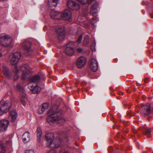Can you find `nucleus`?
<instances>
[{"mask_svg": "<svg viewBox=\"0 0 153 153\" xmlns=\"http://www.w3.org/2000/svg\"><path fill=\"white\" fill-rule=\"evenodd\" d=\"M49 115L47 117V122L53 125L55 123L62 124L65 122V119L61 117L62 112L57 106L53 105L48 111Z\"/></svg>", "mask_w": 153, "mask_h": 153, "instance_id": "obj_1", "label": "nucleus"}, {"mask_svg": "<svg viewBox=\"0 0 153 153\" xmlns=\"http://www.w3.org/2000/svg\"><path fill=\"white\" fill-rule=\"evenodd\" d=\"M0 44L4 48H11L13 45V39L9 35L1 34L0 36Z\"/></svg>", "mask_w": 153, "mask_h": 153, "instance_id": "obj_2", "label": "nucleus"}, {"mask_svg": "<svg viewBox=\"0 0 153 153\" xmlns=\"http://www.w3.org/2000/svg\"><path fill=\"white\" fill-rule=\"evenodd\" d=\"M54 134L53 133H48L46 134L45 139L47 141V145L49 148H57L60 145L58 141L53 140Z\"/></svg>", "mask_w": 153, "mask_h": 153, "instance_id": "obj_3", "label": "nucleus"}, {"mask_svg": "<svg viewBox=\"0 0 153 153\" xmlns=\"http://www.w3.org/2000/svg\"><path fill=\"white\" fill-rule=\"evenodd\" d=\"M20 69L22 71L21 78L22 79L24 80L29 76V74L31 73V70L27 64H25L22 66L20 68Z\"/></svg>", "mask_w": 153, "mask_h": 153, "instance_id": "obj_4", "label": "nucleus"}, {"mask_svg": "<svg viewBox=\"0 0 153 153\" xmlns=\"http://www.w3.org/2000/svg\"><path fill=\"white\" fill-rule=\"evenodd\" d=\"M21 58V54L20 52H16L11 53L10 56V63L12 65L17 64Z\"/></svg>", "mask_w": 153, "mask_h": 153, "instance_id": "obj_5", "label": "nucleus"}, {"mask_svg": "<svg viewBox=\"0 0 153 153\" xmlns=\"http://www.w3.org/2000/svg\"><path fill=\"white\" fill-rule=\"evenodd\" d=\"M74 43L72 42H69L66 45L65 49V53L67 55L71 56L74 54Z\"/></svg>", "mask_w": 153, "mask_h": 153, "instance_id": "obj_6", "label": "nucleus"}, {"mask_svg": "<svg viewBox=\"0 0 153 153\" xmlns=\"http://www.w3.org/2000/svg\"><path fill=\"white\" fill-rule=\"evenodd\" d=\"M89 4H91L92 6L91 7L90 12L93 16H95L97 15V7L98 3L95 0H91L90 2H88Z\"/></svg>", "mask_w": 153, "mask_h": 153, "instance_id": "obj_7", "label": "nucleus"}, {"mask_svg": "<svg viewBox=\"0 0 153 153\" xmlns=\"http://www.w3.org/2000/svg\"><path fill=\"white\" fill-rule=\"evenodd\" d=\"M9 124V121L5 119L0 121V133L5 131Z\"/></svg>", "mask_w": 153, "mask_h": 153, "instance_id": "obj_8", "label": "nucleus"}, {"mask_svg": "<svg viewBox=\"0 0 153 153\" xmlns=\"http://www.w3.org/2000/svg\"><path fill=\"white\" fill-rule=\"evenodd\" d=\"M87 61V59L83 56L78 58L77 60L76 65L77 67L79 68H82L85 65Z\"/></svg>", "mask_w": 153, "mask_h": 153, "instance_id": "obj_9", "label": "nucleus"}, {"mask_svg": "<svg viewBox=\"0 0 153 153\" xmlns=\"http://www.w3.org/2000/svg\"><path fill=\"white\" fill-rule=\"evenodd\" d=\"M142 114L143 115H146L150 113L151 111V106L150 105L147 104L141 107Z\"/></svg>", "mask_w": 153, "mask_h": 153, "instance_id": "obj_10", "label": "nucleus"}, {"mask_svg": "<svg viewBox=\"0 0 153 153\" xmlns=\"http://www.w3.org/2000/svg\"><path fill=\"white\" fill-rule=\"evenodd\" d=\"M0 107H1L7 113L11 106V105L8 102V101L7 100L4 101V100H1L0 101Z\"/></svg>", "mask_w": 153, "mask_h": 153, "instance_id": "obj_11", "label": "nucleus"}, {"mask_svg": "<svg viewBox=\"0 0 153 153\" xmlns=\"http://www.w3.org/2000/svg\"><path fill=\"white\" fill-rule=\"evenodd\" d=\"M90 69L93 71H96L98 69L97 63L95 58H92L90 62Z\"/></svg>", "mask_w": 153, "mask_h": 153, "instance_id": "obj_12", "label": "nucleus"}, {"mask_svg": "<svg viewBox=\"0 0 153 153\" xmlns=\"http://www.w3.org/2000/svg\"><path fill=\"white\" fill-rule=\"evenodd\" d=\"M71 13L70 11L68 10H65L63 13L61 17L64 20L70 21L71 20Z\"/></svg>", "mask_w": 153, "mask_h": 153, "instance_id": "obj_13", "label": "nucleus"}, {"mask_svg": "<svg viewBox=\"0 0 153 153\" xmlns=\"http://www.w3.org/2000/svg\"><path fill=\"white\" fill-rule=\"evenodd\" d=\"M67 6L68 8L72 10L76 9L78 10L80 7L79 6L78 4L71 0L68 1Z\"/></svg>", "mask_w": 153, "mask_h": 153, "instance_id": "obj_14", "label": "nucleus"}, {"mask_svg": "<svg viewBox=\"0 0 153 153\" xmlns=\"http://www.w3.org/2000/svg\"><path fill=\"white\" fill-rule=\"evenodd\" d=\"M29 88L33 94H37L41 90V88L39 86L36 85L34 86L31 84H29Z\"/></svg>", "mask_w": 153, "mask_h": 153, "instance_id": "obj_15", "label": "nucleus"}, {"mask_svg": "<svg viewBox=\"0 0 153 153\" xmlns=\"http://www.w3.org/2000/svg\"><path fill=\"white\" fill-rule=\"evenodd\" d=\"M31 44L28 41H26L22 44V48L27 51L29 52L31 50Z\"/></svg>", "mask_w": 153, "mask_h": 153, "instance_id": "obj_16", "label": "nucleus"}, {"mask_svg": "<svg viewBox=\"0 0 153 153\" xmlns=\"http://www.w3.org/2000/svg\"><path fill=\"white\" fill-rule=\"evenodd\" d=\"M58 34V39L60 41H62L65 37V30L63 27L59 28L57 30Z\"/></svg>", "mask_w": 153, "mask_h": 153, "instance_id": "obj_17", "label": "nucleus"}, {"mask_svg": "<svg viewBox=\"0 0 153 153\" xmlns=\"http://www.w3.org/2000/svg\"><path fill=\"white\" fill-rule=\"evenodd\" d=\"M50 15L52 19H59L61 18L62 13L53 10L51 13Z\"/></svg>", "mask_w": 153, "mask_h": 153, "instance_id": "obj_18", "label": "nucleus"}, {"mask_svg": "<svg viewBox=\"0 0 153 153\" xmlns=\"http://www.w3.org/2000/svg\"><path fill=\"white\" fill-rule=\"evenodd\" d=\"M30 135L28 132H25L22 136L23 140L24 143H26L30 139Z\"/></svg>", "mask_w": 153, "mask_h": 153, "instance_id": "obj_19", "label": "nucleus"}, {"mask_svg": "<svg viewBox=\"0 0 153 153\" xmlns=\"http://www.w3.org/2000/svg\"><path fill=\"white\" fill-rule=\"evenodd\" d=\"M59 2V0H48V3L50 7H56Z\"/></svg>", "mask_w": 153, "mask_h": 153, "instance_id": "obj_20", "label": "nucleus"}, {"mask_svg": "<svg viewBox=\"0 0 153 153\" xmlns=\"http://www.w3.org/2000/svg\"><path fill=\"white\" fill-rule=\"evenodd\" d=\"M40 77L38 75H36L31 78L30 81V82L33 83H37L40 81Z\"/></svg>", "mask_w": 153, "mask_h": 153, "instance_id": "obj_21", "label": "nucleus"}, {"mask_svg": "<svg viewBox=\"0 0 153 153\" xmlns=\"http://www.w3.org/2000/svg\"><path fill=\"white\" fill-rule=\"evenodd\" d=\"M10 114L12 116L11 121L12 122H15L17 117V114L16 112L14 110L10 112Z\"/></svg>", "mask_w": 153, "mask_h": 153, "instance_id": "obj_22", "label": "nucleus"}, {"mask_svg": "<svg viewBox=\"0 0 153 153\" xmlns=\"http://www.w3.org/2000/svg\"><path fill=\"white\" fill-rule=\"evenodd\" d=\"M2 69L4 75L6 77L8 76L9 72V69L6 66L4 65L2 67Z\"/></svg>", "mask_w": 153, "mask_h": 153, "instance_id": "obj_23", "label": "nucleus"}, {"mask_svg": "<svg viewBox=\"0 0 153 153\" xmlns=\"http://www.w3.org/2000/svg\"><path fill=\"white\" fill-rule=\"evenodd\" d=\"M150 129L149 128H146V131L144 132V134L148 137H151L152 135Z\"/></svg>", "mask_w": 153, "mask_h": 153, "instance_id": "obj_24", "label": "nucleus"}, {"mask_svg": "<svg viewBox=\"0 0 153 153\" xmlns=\"http://www.w3.org/2000/svg\"><path fill=\"white\" fill-rule=\"evenodd\" d=\"M37 136L38 138H40L42 134V131L40 127H38L36 129Z\"/></svg>", "mask_w": 153, "mask_h": 153, "instance_id": "obj_25", "label": "nucleus"}, {"mask_svg": "<svg viewBox=\"0 0 153 153\" xmlns=\"http://www.w3.org/2000/svg\"><path fill=\"white\" fill-rule=\"evenodd\" d=\"M21 97L22 98L21 100V102L23 105L24 106H25L27 105V103L26 101V100H25V99H24L23 98H26L27 97L26 95H25L24 96H22Z\"/></svg>", "mask_w": 153, "mask_h": 153, "instance_id": "obj_26", "label": "nucleus"}, {"mask_svg": "<svg viewBox=\"0 0 153 153\" xmlns=\"http://www.w3.org/2000/svg\"><path fill=\"white\" fill-rule=\"evenodd\" d=\"M5 152V148L3 144L0 143V153H4Z\"/></svg>", "mask_w": 153, "mask_h": 153, "instance_id": "obj_27", "label": "nucleus"}, {"mask_svg": "<svg viewBox=\"0 0 153 153\" xmlns=\"http://www.w3.org/2000/svg\"><path fill=\"white\" fill-rule=\"evenodd\" d=\"M16 88L17 90L22 92H24L25 91V90L19 84H17L16 85Z\"/></svg>", "mask_w": 153, "mask_h": 153, "instance_id": "obj_28", "label": "nucleus"}, {"mask_svg": "<svg viewBox=\"0 0 153 153\" xmlns=\"http://www.w3.org/2000/svg\"><path fill=\"white\" fill-rule=\"evenodd\" d=\"M89 42V38L88 36H86L84 39V40L83 42V44L84 45H86L88 44Z\"/></svg>", "mask_w": 153, "mask_h": 153, "instance_id": "obj_29", "label": "nucleus"}, {"mask_svg": "<svg viewBox=\"0 0 153 153\" xmlns=\"http://www.w3.org/2000/svg\"><path fill=\"white\" fill-rule=\"evenodd\" d=\"M49 107V104L48 103H44L43 104L42 107L45 110L48 108Z\"/></svg>", "mask_w": 153, "mask_h": 153, "instance_id": "obj_30", "label": "nucleus"}, {"mask_svg": "<svg viewBox=\"0 0 153 153\" xmlns=\"http://www.w3.org/2000/svg\"><path fill=\"white\" fill-rule=\"evenodd\" d=\"M98 21V19L96 18H93L91 20V24L92 25H94V24L97 21Z\"/></svg>", "mask_w": 153, "mask_h": 153, "instance_id": "obj_31", "label": "nucleus"}, {"mask_svg": "<svg viewBox=\"0 0 153 153\" xmlns=\"http://www.w3.org/2000/svg\"><path fill=\"white\" fill-rule=\"evenodd\" d=\"M82 4H85L88 3V0H77Z\"/></svg>", "mask_w": 153, "mask_h": 153, "instance_id": "obj_32", "label": "nucleus"}, {"mask_svg": "<svg viewBox=\"0 0 153 153\" xmlns=\"http://www.w3.org/2000/svg\"><path fill=\"white\" fill-rule=\"evenodd\" d=\"M6 111L0 107V115H2L4 113H6Z\"/></svg>", "mask_w": 153, "mask_h": 153, "instance_id": "obj_33", "label": "nucleus"}, {"mask_svg": "<svg viewBox=\"0 0 153 153\" xmlns=\"http://www.w3.org/2000/svg\"><path fill=\"white\" fill-rule=\"evenodd\" d=\"M45 110L42 107H41V108H39L38 111V112L39 114H42L44 111H45Z\"/></svg>", "mask_w": 153, "mask_h": 153, "instance_id": "obj_34", "label": "nucleus"}, {"mask_svg": "<svg viewBox=\"0 0 153 153\" xmlns=\"http://www.w3.org/2000/svg\"><path fill=\"white\" fill-rule=\"evenodd\" d=\"M13 72L15 74H17L18 73V70L16 66H14V68H13Z\"/></svg>", "mask_w": 153, "mask_h": 153, "instance_id": "obj_35", "label": "nucleus"}, {"mask_svg": "<svg viewBox=\"0 0 153 153\" xmlns=\"http://www.w3.org/2000/svg\"><path fill=\"white\" fill-rule=\"evenodd\" d=\"M82 35H80L77 40V42L78 43H80L82 41Z\"/></svg>", "mask_w": 153, "mask_h": 153, "instance_id": "obj_36", "label": "nucleus"}, {"mask_svg": "<svg viewBox=\"0 0 153 153\" xmlns=\"http://www.w3.org/2000/svg\"><path fill=\"white\" fill-rule=\"evenodd\" d=\"M19 77V76L18 74H15L13 76V79L14 80H16L18 79Z\"/></svg>", "mask_w": 153, "mask_h": 153, "instance_id": "obj_37", "label": "nucleus"}, {"mask_svg": "<svg viewBox=\"0 0 153 153\" xmlns=\"http://www.w3.org/2000/svg\"><path fill=\"white\" fill-rule=\"evenodd\" d=\"M25 153H35L32 150H27L25 151Z\"/></svg>", "mask_w": 153, "mask_h": 153, "instance_id": "obj_38", "label": "nucleus"}, {"mask_svg": "<svg viewBox=\"0 0 153 153\" xmlns=\"http://www.w3.org/2000/svg\"><path fill=\"white\" fill-rule=\"evenodd\" d=\"M77 51L79 52H80L82 51V49L80 47H78L77 49Z\"/></svg>", "mask_w": 153, "mask_h": 153, "instance_id": "obj_39", "label": "nucleus"}, {"mask_svg": "<svg viewBox=\"0 0 153 153\" xmlns=\"http://www.w3.org/2000/svg\"><path fill=\"white\" fill-rule=\"evenodd\" d=\"M48 153H56V151L52 150L49 151Z\"/></svg>", "mask_w": 153, "mask_h": 153, "instance_id": "obj_40", "label": "nucleus"}, {"mask_svg": "<svg viewBox=\"0 0 153 153\" xmlns=\"http://www.w3.org/2000/svg\"><path fill=\"white\" fill-rule=\"evenodd\" d=\"M60 153H68L66 152H63L62 150L60 151Z\"/></svg>", "mask_w": 153, "mask_h": 153, "instance_id": "obj_41", "label": "nucleus"}, {"mask_svg": "<svg viewBox=\"0 0 153 153\" xmlns=\"http://www.w3.org/2000/svg\"><path fill=\"white\" fill-rule=\"evenodd\" d=\"M2 56V54L0 52V57H1Z\"/></svg>", "mask_w": 153, "mask_h": 153, "instance_id": "obj_42", "label": "nucleus"}, {"mask_svg": "<svg viewBox=\"0 0 153 153\" xmlns=\"http://www.w3.org/2000/svg\"><path fill=\"white\" fill-rule=\"evenodd\" d=\"M7 144L10 143V142L9 141H7Z\"/></svg>", "mask_w": 153, "mask_h": 153, "instance_id": "obj_43", "label": "nucleus"}, {"mask_svg": "<svg viewBox=\"0 0 153 153\" xmlns=\"http://www.w3.org/2000/svg\"><path fill=\"white\" fill-rule=\"evenodd\" d=\"M2 1H5V0H1Z\"/></svg>", "mask_w": 153, "mask_h": 153, "instance_id": "obj_44", "label": "nucleus"}, {"mask_svg": "<svg viewBox=\"0 0 153 153\" xmlns=\"http://www.w3.org/2000/svg\"><path fill=\"white\" fill-rule=\"evenodd\" d=\"M82 0V1H84V0Z\"/></svg>", "mask_w": 153, "mask_h": 153, "instance_id": "obj_45", "label": "nucleus"}, {"mask_svg": "<svg viewBox=\"0 0 153 153\" xmlns=\"http://www.w3.org/2000/svg\"><path fill=\"white\" fill-rule=\"evenodd\" d=\"M110 148H111V149H112L111 147H110Z\"/></svg>", "mask_w": 153, "mask_h": 153, "instance_id": "obj_46", "label": "nucleus"}]
</instances>
